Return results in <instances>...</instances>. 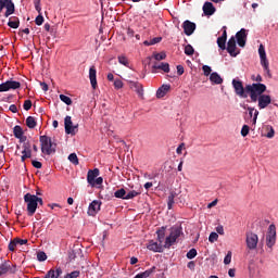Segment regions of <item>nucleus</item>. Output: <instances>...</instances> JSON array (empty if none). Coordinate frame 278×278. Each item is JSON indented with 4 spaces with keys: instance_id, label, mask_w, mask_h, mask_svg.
I'll return each instance as SVG.
<instances>
[{
    "instance_id": "58836bf2",
    "label": "nucleus",
    "mask_w": 278,
    "mask_h": 278,
    "mask_svg": "<svg viewBox=\"0 0 278 278\" xmlns=\"http://www.w3.org/2000/svg\"><path fill=\"white\" fill-rule=\"evenodd\" d=\"M251 79L253 81H256V83H253V85H262V81H263V78H262V75L261 74H257V76H255V74H253L251 76Z\"/></svg>"
},
{
    "instance_id": "c85d7f7f",
    "label": "nucleus",
    "mask_w": 278,
    "mask_h": 278,
    "mask_svg": "<svg viewBox=\"0 0 278 278\" xmlns=\"http://www.w3.org/2000/svg\"><path fill=\"white\" fill-rule=\"evenodd\" d=\"M13 135H14V137H16L20 140V138H22V136L25 135V131L23 130V128L20 125H16L13 128Z\"/></svg>"
},
{
    "instance_id": "5fc2aeb1",
    "label": "nucleus",
    "mask_w": 278,
    "mask_h": 278,
    "mask_svg": "<svg viewBox=\"0 0 278 278\" xmlns=\"http://www.w3.org/2000/svg\"><path fill=\"white\" fill-rule=\"evenodd\" d=\"M8 91H9L8 81L0 84V92H8Z\"/></svg>"
},
{
    "instance_id": "603ef678",
    "label": "nucleus",
    "mask_w": 278,
    "mask_h": 278,
    "mask_svg": "<svg viewBox=\"0 0 278 278\" xmlns=\"http://www.w3.org/2000/svg\"><path fill=\"white\" fill-rule=\"evenodd\" d=\"M263 70L266 72V74L269 78L273 77V74L270 73L269 62H267V63H265V65H263Z\"/></svg>"
},
{
    "instance_id": "a211bd4d",
    "label": "nucleus",
    "mask_w": 278,
    "mask_h": 278,
    "mask_svg": "<svg viewBox=\"0 0 278 278\" xmlns=\"http://www.w3.org/2000/svg\"><path fill=\"white\" fill-rule=\"evenodd\" d=\"M203 12L205 16L214 15L216 12V8L213 5V2L206 1L203 5Z\"/></svg>"
},
{
    "instance_id": "0eeeda50",
    "label": "nucleus",
    "mask_w": 278,
    "mask_h": 278,
    "mask_svg": "<svg viewBox=\"0 0 278 278\" xmlns=\"http://www.w3.org/2000/svg\"><path fill=\"white\" fill-rule=\"evenodd\" d=\"M245 242L249 250H256L258 244V237L253 231L245 232Z\"/></svg>"
},
{
    "instance_id": "f03ea898",
    "label": "nucleus",
    "mask_w": 278,
    "mask_h": 278,
    "mask_svg": "<svg viewBox=\"0 0 278 278\" xmlns=\"http://www.w3.org/2000/svg\"><path fill=\"white\" fill-rule=\"evenodd\" d=\"M41 143V152L48 155H51L56 152V143L51 141V138L48 136L39 137Z\"/></svg>"
},
{
    "instance_id": "de8ad7c7",
    "label": "nucleus",
    "mask_w": 278,
    "mask_h": 278,
    "mask_svg": "<svg viewBox=\"0 0 278 278\" xmlns=\"http://www.w3.org/2000/svg\"><path fill=\"white\" fill-rule=\"evenodd\" d=\"M202 71L205 76H210L212 74V67L208 65H203Z\"/></svg>"
},
{
    "instance_id": "052dcab7",
    "label": "nucleus",
    "mask_w": 278,
    "mask_h": 278,
    "mask_svg": "<svg viewBox=\"0 0 278 278\" xmlns=\"http://www.w3.org/2000/svg\"><path fill=\"white\" fill-rule=\"evenodd\" d=\"M23 151L31 152V146L29 142L23 143Z\"/></svg>"
},
{
    "instance_id": "338daca9",
    "label": "nucleus",
    "mask_w": 278,
    "mask_h": 278,
    "mask_svg": "<svg viewBox=\"0 0 278 278\" xmlns=\"http://www.w3.org/2000/svg\"><path fill=\"white\" fill-rule=\"evenodd\" d=\"M9 110H10V112H12V113H17V112H18L17 106H16L15 104H11V105L9 106Z\"/></svg>"
},
{
    "instance_id": "412c9836",
    "label": "nucleus",
    "mask_w": 278,
    "mask_h": 278,
    "mask_svg": "<svg viewBox=\"0 0 278 278\" xmlns=\"http://www.w3.org/2000/svg\"><path fill=\"white\" fill-rule=\"evenodd\" d=\"M63 274L62 268L56 269H50L48 273L43 276V278H62L61 275Z\"/></svg>"
},
{
    "instance_id": "ea45409f",
    "label": "nucleus",
    "mask_w": 278,
    "mask_h": 278,
    "mask_svg": "<svg viewBox=\"0 0 278 278\" xmlns=\"http://www.w3.org/2000/svg\"><path fill=\"white\" fill-rule=\"evenodd\" d=\"M60 99L62 102H64L67 105L73 104V100L71 98H68V96H66V94H60Z\"/></svg>"
},
{
    "instance_id": "20e7f679",
    "label": "nucleus",
    "mask_w": 278,
    "mask_h": 278,
    "mask_svg": "<svg viewBox=\"0 0 278 278\" xmlns=\"http://www.w3.org/2000/svg\"><path fill=\"white\" fill-rule=\"evenodd\" d=\"M182 230L180 227H172L170 235L165 238V249H170L175 244L178 238H180Z\"/></svg>"
},
{
    "instance_id": "4c0bfd02",
    "label": "nucleus",
    "mask_w": 278,
    "mask_h": 278,
    "mask_svg": "<svg viewBox=\"0 0 278 278\" xmlns=\"http://www.w3.org/2000/svg\"><path fill=\"white\" fill-rule=\"evenodd\" d=\"M217 45H218V48H220L222 50L227 49V46H226L227 41L223 37H218Z\"/></svg>"
},
{
    "instance_id": "7ed1b4c3",
    "label": "nucleus",
    "mask_w": 278,
    "mask_h": 278,
    "mask_svg": "<svg viewBox=\"0 0 278 278\" xmlns=\"http://www.w3.org/2000/svg\"><path fill=\"white\" fill-rule=\"evenodd\" d=\"M24 200L27 203L28 216H34L38 208V197L33 195L31 193H26Z\"/></svg>"
},
{
    "instance_id": "09e8293b",
    "label": "nucleus",
    "mask_w": 278,
    "mask_h": 278,
    "mask_svg": "<svg viewBox=\"0 0 278 278\" xmlns=\"http://www.w3.org/2000/svg\"><path fill=\"white\" fill-rule=\"evenodd\" d=\"M80 275L79 270H73L71 274H67L64 278H78Z\"/></svg>"
},
{
    "instance_id": "2f4dec72",
    "label": "nucleus",
    "mask_w": 278,
    "mask_h": 278,
    "mask_svg": "<svg viewBox=\"0 0 278 278\" xmlns=\"http://www.w3.org/2000/svg\"><path fill=\"white\" fill-rule=\"evenodd\" d=\"M176 195H177L176 192H170V195L167 198V207H168L169 211L174 206Z\"/></svg>"
},
{
    "instance_id": "37998d69",
    "label": "nucleus",
    "mask_w": 278,
    "mask_h": 278,
    "mask_svg": "<svg viewBox=\"0 0 278 278\" xmlns=\"http://www.w3.org/2000/svg\"><path fill=\"white\" fill-rule=\"evenodd\" d=\"M185 54H187V55H193L194 54V49L191 45H187L185 47Z\"/></svg>"
},
{
    "instance_id": "79ce46f5",
    "label": "nucleus",
    "mask_w": 278,
    "mask_h": 278,
    "mask_svg": "<svg viewBox=\"0 0 278 278\" xmlns=\"http://www.w3.org/2000/svg\"><path fill=\"white\" fill-rule=\"evenodd\" d=\"M198 255V251L195 248L190 249L187 253L188 260H194V257Z\"/></svg>"
},
{
    "instance_id": "4d7b16f0",
    "label": "nucleus",
    "mask_w": 278,
    "mask_h": 278,
    "mask_svg": "<svg viewBox=\"0 0 278 278\" xmlns=\"http://www.w3.org/2000/svg\"><path fill=\"white\" fill-rule=\"evenodd\" d=\"M217 239H218L217 232H211V235L208 237L210 242H215V241H217Z\"/></svg>"
},
{
    "instance_id": "9b49d317",
    "label": "nucleus",
    "mask_w": 278,
    "mask_h": 278,
    "mask_svg": "<svg viewBox=\"0 0 278 278\" xmlns=\"http://www.w3.org/2000/svg\"><path fill=\"white\" fill-rule=\"evenodd\" d=\"M101 205H102V202H100V200H93L90 204H89V207H88V216H97V214L101 211Z\"/></svg>"
},
{
    "instance_id": "1a4fd4ad",
    "label": "nucleus",
    "mask_w": 278,
    "mask_h": 278,
    "mask_svg": "<svg viewBox=\"0 0 278 278\" xmlns=\"http://www.w3.org/2000/svg\"><path fill=\"white\" fill-rule=\"evenodd\" d=\"M78 131V125H73L72 116H65V134L75 136Z\"/></svg>"
},
{
    "instance_id": "0e129e2a",
    "label": "nucleus",
    "mask_w": 278,
    "mask_h": 278,
    "mask_svg": "<svg viewBox=\"0 0 278 278\" xmlns=\"http://www.w3.org/2000/svg\"><path fill=\"white\" fill-rule=\"evenodd\" d=\"M216 231L218 235H225V229H224V226L223 225H219L216 227Z\"/></svg>"
},
{
    "instance_id": "9d476101",
    "label": "nucleus",
    "mask_w": 278,
    "mask_h": 278,
    "mask_svg": "<svg viewBox=\"0 0 278 278\" xmlns=\"http://www.w3.org/2000/svg\"><path fill=\"white\" fill-rule=\"evenodd\" d=\"M15 271H16V267L10 261H5L0 264V277H2V275H5L8 273L15 274Z\"/></svg>"
},
{
    "instance_id": "49530a36",
    "label": "nucleus",
    "mask_w": 278,
    "mask_h": 278,
    "mask_svg": "<svg viewBox=\"0 0 278 278\" xmlns=\"http://www.w3.org/2000/svg\"><path fill=\"white\" fill-rule=\"evenodd\" d=\"M250 132V127L248 125L242 126L241 128V136L242 137H248Z\"/></svg>"
},
{
    "instance_id": "7c9ffc66",
    "label": "nucleus",
    "mask_w": 278,
    "mask_h": 278,
    "mask_svg": "<svg viewBox=\"0 0 278 278\" xmlns=\"http://www.w3.org/2000/svg\"><path fill=\"white\" fill-rule=\"evenodd\" d=\"M155 269H156V267L153 266L152 268L147 269L143 273H140L139 278H149V277H151L152 274H155Z\"/></svg>"
},
{
    "instance_id": "cd10ccee",
    "label": "nucleus",
    "mask_w": 278,
    "mask_h": 278,
    "mask_svg": "<svg viewBox=\"0 0 278 278\" xmlns=\"http://www.w3.org/2000/svg\"><path fill=\"white\" fill-rule=\"evenodd\" d=\"M156 236H157L159 244L162 245L165 239V227H161L160 230H156Z\"/></svg>"
},
{
    "instance_id": "f257e3e1",
    "label": "nucleus",
    "mask_w": 278,
    "mask_h": 278,
    "mask_svg": "<svg viewBox=\"0 0 278 278\" xmlns=\"http://www.w3.org/2000/svg\"><path fill=\"white\" fill-rule=\"evenodd\" d=\"M266 90L265 84L245 85V91L250 93L251 102H258V110H264L271 103L270 94H265Z\"/></svg>"
},
{
    "instance_id": "a18cd8bd",
    "label": "nucleus",
    "mask_w": 278,
    "mask_h": 278,
    "mask_svg": "<svg viewBox=\"0 0 278 278\" xmlns=\"http://www.w3.org/2000/svg\"><path fill=\"white\" fill-rule=\"evenodd\" d=\"M23 108L26 112H29V110L33 108V101L31 100H25Z\"/></svg>"
},
{
    "instance_id": "774afa93",
    "label": "nucleus",
    "mask_w": 278,
    "mask_h": 278,
    "mask_svg": "<svg viewBox=\"0 0 278 278\" xmlns=\"http://www.w3.org/2000/svg\"><path fill=\"white\" fill-rule=\"evenodd\" d=\"M188 268H189L190 270H194V268H195V262H189V263H188Z\"/></svg>"
},
{
    "instance_id": "a878e982",
    "label": "nucleus",
    "mask_w": 278,
    "mask_h": 278,
    "mask_svg": "<svg viewBox=\"0 0 278 278\" xmlns=\"http://www.w3.org/2000/svg\"><path fill=\"white\" fill-rule=\"evenodd\" d=\"M7 83H8V91L18 90L21 88L20 81L8 80Z\"/></svg>"
},
{
    "instance_id": "c03bdc74",
    "label": "nucleus",
    "mask_w": 278,
    "mask_h": 278,
    "mask_svg": "<svg viewBox=\"0 0 278 278\" xmlns=\"http://www.w3.org/2000/svg\"><path fill=\"white\" fill-rule=\"evenodd\" d=\"M37 260L39 262H46L47 261V253L42 252V251L38 252L37 253Z\"/></svg>"
},
{
    "instance_id": "4468645a",
    "label": "nucleus",
    "mask_w": 278,
    "mask_h": 278,
    "mask_svg": "<svg viewBox=\"0 0 278 278\" xmlns=\"http://www.w3.org/2000/svg\"><path fill=\"white\" fill-rule=\"evenodd\" d=\"M182 27L186 36H192V34L195 31L197 24L190 21H185L182 23Z\"/></svg>"
},
{
    "instance_id": "864d4df0",
    "label": "nucleus",
    "mask_w": 278,
    "mask_h": 278,
    "mask_svg": "<svg viewBox=\"0 0 278 278\" xmlns=\"http://www.w3.org/2000/svg\"><path fill=\"white\" fill-rule=\"evenodd\" d=\"M231 257H232V252L231 251H229L227 254H226V256H225V258H224V264H230L231 263Z\"/></svg>"
},
{
    "instance_id": "e433bc0d",
    "label": "nucleus",
    "mask_w": 278,
    "mask_h": 278,
    "mask_svg": "<svg viewBox=\"0 0 278 278\" xmlns=\"http://www.w3.org/2000/svg\"><path fill=\"white\" fill-rule=\"evenodd\" d=\"M68 161L74 164V165H78L79 164V160L77 157V154L76 153H71L68 155Z\"/></svg>"
},
{
    "instance_id": "473e14b6",
    "label": "nucleus",
    "mask_w": 278,
    "mask_h": 278,
    "mask_svg": "<svg viewBox=\"0 0 278 278\" xmlns=\"http://www.w3.org/2000/svg\"><path fill=\"white\" fill-rule=\"evenodd\" d=\"M161 41H162V37H155V38H153V39H151V40H144V41H143V45H144L146 47H151L152 45L159 43V42H161Z\"/></svg>"
},
{
    "instance_id": "8fccbe9b",
    "label": "nucleus",
    "mask_w": 278,
    "mask_h": 278,
    "mask_svg": "<svg viewBox=\"0 0 278 278\" xmlns=\"http://www.w3.org/2000/svg\"><path fill=\"white\" fill-rule=\"evenodd\" d=\"M45 22V17L42 16V14H39L36 18H35V23L37 26H42V23Z\"/></svg>"
},
{
    "instance_id": "6e6d98bb",
    "label": "nucleus",
    "mask_w": 278,
    "mask_h": 278,
    "mask_svg": "<svg viewBox=\"0 0 278 278\" xmlns=\"http://www.w3.org/2000/svg\"><path fill=\"white\" fill-rule=\"evenodd\" d=\"M124 84L123 81L117 78V80L114 81V87L117 89V90H121V88H123Z\"/></svg>"
},
{
    "instance_id": "bb28decb",
    "label": "nucleus",
    "mask_w": 278,
    "mask_h": 278,
    "mask_svg": "<svg viewBox=\"0 0 278 278\" xmlns=\"http://www.w3.org/2000/svg\"><path fill=\"white\" fill-rule=\"evenodd\" d=\"M38 125V122L36 121V117L28 116L26 118V126L29 127V129H35V127Z\"/></svg>"
},
{
    "instance_id": "69168bd1",
    "label": "nucleus",
    "mask_w": 278,
    "mask_h": 278,
    "mask_svg": "<svg viewBox=\"0 0 278 278\" xmlns=\"http://www.w3.org/2000/svg\"><path fill=\"white\" fill-rule=\"evenodd\" d=\"M17 245H25L28 243V240H22L21 238H16Z\"/></svg>"
},
{
    "instance_id": "c9c22d12",
    "label": "nucleus",
    "mask_w": 278,
    "mask_h": 278,
    "mask_svg": "<svg viewBox=\"0 0 278 278\" xmlns=\"http://www.w3.org/2000/svg\"><path fill=\"white\" fill-rule=\"evenodd\" d=\"M141 194V191H129L126 193V200H134V198L138 197Z\"/></svg>"
},
{
    "instance_id": "f3484780",
    "label": "nucleus",
    "mask_w": 278,
    "mask_h": 278,
    "mask_svg": "<svg viewBox=\"0 0 278 278\" xmlns=\"http://www.w3.org/2000/svg\"><path fill=\"white\" fill-rule=\"evenodd\" d=\"M89 79L91 83V87L93 90H97L98 88V80H97V70L96 66H91L89 70Z\"/></svg>"
},
{
    "instance_id": "6e6552de",
    "label": "nucleus",
    "mask_w": 278,
    "mask_h": 278,
    "mask_svg": "<svg viewBox=\"0 0 278 278\" xmlns=\"http://www.w3.org/2000/svg\"><path fill=\"white\" fill-rule=\"evenodd\" d=\"M1 11L5 9L4 16L9 18L15 12V4L12 0H0Z\"/></svg>"
},
{
    "instance_id": "dca6fc26",
    "label": "nucleus",
    "mask_w": 278,
    "mask_h": 278,
    "mask_svg": "<svg viewBox=\"0 0 278 278\" xmlns=\"http://www.w3.org/2000/svg\"><path fill=\"white\" fill-rule=\"evenodd\" d=\"M128 85L130 87V90H134L135 92H137V94L139 97H143V87L142 84L138 83V81H128Z\"/></svg>"
},
{
    "instance_id": "c756f323",
    "label": "nucleus",
    "mask_w": 278,
    "mask_h": 278,
    "mask_svg": "<svg viewBox=\"0 0 278 278\" xmlns=\"http://www.w3.org/2000/svg\"><path fill=\"white\" fill-rule=\"evenodd\" d=\"M114 197H115V198H118V199H121V200H126L127 192L125 191V188L117 189V190L114 192Z\"/></svg>"
},
{
    "instance_id": "72a5a7b5",
    "label": "nucleus",
    "mask_w": 278,
    "mask_h": 278,
    "mask_svg": "<svg viewBox=\"0 0 278 278\" xmlns=\"http://www.w3.org/2000/svg\"><path fill=\"white\" fill-rule=\"evenodd\" d=\"M265 130L267 131L265 137H267V138H274L275 137V128L273 126H270V125L265 126Z\"/></svg>"
},
{
    "instance_id": "b1692460",
    "label": "nucleus",
    "mask_w": 278,
    "mask_h": 278,
    "mask_svg": "<svg viewBox=\"0 0 278 278\" xmlns=\"http://www.w3.org/2000/svg\"><path fill=\"white\" fill-rule=\"evenodd\" d=\"M152 70H154V71L161 70V71L165 72V74H168V72L170 71L168 63H164V62H161L160 64L154 63V65L152 66Z\"/></svg>"
},
{
    "instance_id": "f8f14e48",
    "label": "nucleus",
    "mask_w": 278,
    "mask_h": 278,
    "mask_svg": "<svg viewBox=\"0 0 278 278\" xmlns=\"http://www.w3.org/2000/svg\"><path fill=\"white\" fill-rule=\"evenodd\" d=\"M99 175H100L99 167L89 169L87 172V184H89L91 187H94L96 179L99 177Z\"/></svg>"
},
{
    "instance_id": "680f3d73",
    "label": "nucleus",
    "mask_w": 278,
    "mask_h": 278,
    "mask_svg": "<svg viewBox=\"0 0 278 278\" xmlns=\"http://www.w3.org/2000/svg\"><path fill=\"white\" fill-rule=\"evenodd\" d=\"M103 185V177H96L94 187Z\"/></svg>"
},
{
    "instance_id": "6ab92c4d",
    "label": "nucleus",
    "mask_w": 278,
    "mask_h": 278,
    "mask_svg": "<svg viewBox=\"0 0 278 278\" xmlns=\"http://www.w3.org/2000/svg\"><path fill=\"white\" fill-rule=\"evenodd\" d=\"M172 86L168 84L161 85V87L156 91V98L162 99L164 98L167 92L170 90Z\"/></svg>"
},
{
    "instance_id": "2eb2a0df",
    "label": "nucleus",
    "mask_w": 278,
    "mask_h": 278,
    "mask_svg": "<svg viewBox=\"0 0 278 278\" xmlns=\"http://www.w3.org/2000/svg\"><path fill=\"white\" fill-rule=\"evenodd\" d=\"M236 49H237L236 38H235V37H231V38L228 40L227 51H228V53H229L232 58H237V55L240 54V51H237V52H236Z\"/></svg>"
},
{
    "instance_id": "4be33fe9",
    "label": "nucleus",
    "mask_w": 278,
    "mask_h": 278,
    "mask_svg": "<svg viewBox=\"0 0 278 278\" xmlns=\"http://www.w3.org/2000/svg\"><path fill=\"white\" fill-rule=\"evenodd\" d=\"M147 248L149 251H152V252H162L163 251V245H161V243L153 241V240L149 241Z\"/></svg>"
},
{
    "instance_id": "bf43d9fd",
    "label": "nucleus",
    "mask_w": 278,
    "mask_h": 278,
    "mask_svg": "<svg viewBox=\"0 0 278 278\" xmlns=\"http://www.w3.org/2000/svg\"><path fill=\"white\" fill-rule=\"evenodd\" d=\"M258 115H260V111L255 110L254 111V117H253V121H252V125L256 126Z\"/></svg>"
},
{
    "instance_id": "5701e85b",
    "label": "nucleus",
    "mask_w": 278,
    "mask_h": 278,
    "mask_svg": "<svg viewBox=\"0 0 278 278\" xmlns=\"http://www.w3.org/2000/svg\"><path fill=\"white\" fill-rule=\"evenodd\" d=\"M210 81L213 83V85H223V77L219 76L217 72L211 73L210 74Z\"/></svg>"
},
{
    "instance_id": "aec40b11",
    "label": "nucleus",
    "mask_w": 278,
    "mask_h": 278,
    "mask_svg": "<svg viewBox=\"0 0 278 278\" xmlns=\"http://www.w3.org/2000/svg\"><path fill=\"white\" fill-rule=\"evenodd\" d=\"M258 55H260V59H261V65L262 66L269 63V61L267 60L265 46L262 45V43L258 47Z\"/></svg>"
},
{
    "instance_id": "13d9d810",
    "label": "nucleus",
    "mask_w": 278,
    "mask_h": 278,
    "mask_svg": "<svg viewBox=\"0 0 278 278\" xmlns=\"http://www.w3.org/2000/svg\"><path fill=\"white\" fill-rule=\"evenodd\" d=\"M31 164L35 168H38V169L42 168V163H40V161L34 160L31 161Z\"/></svg>"
},
{
    "instance_id": "423d86ee",
    "label": "nucleus",
    "mask_w": 278,
    "mask_h": 278,
    "mask_svg": "<svg viewBox=\"0 0 278 278\" xmlns=\"http://www.w3.org/2000/svg\"><path fill=\"white\" fill-rule=\"evenodd\" d=\"M232 87L238 97L243 98V99L249 98V92H247V87L244 88V85L242 81L236 80V78H233Z\"/></svg>"
},
{
    "instance_id": "3c124183",
    "label": "nucleus",
    "mask_w": 278,
    "mask_h": 278,
    "mask_svg": "<svg viewBox=\"0 0 278 278\" xmlns=\"http://www.w3.org/2000/svg\"><path fill=\"white\" fill-rule=\"evenodd\" d=\"M154 59H155L156 61L165 60V59H166V54H165V52H157V53L154 55Z\"/></svg>"
},
{
    "instance_id": "ddd939ff",
    "label": "nucleus",
    "mask_w": 278,
    "mask_h": 278,
    "mask_svg": "<svg viewBox=\"0 0 278 278\" xmlns=\"http://www.w3.org/2000/svg\"><path fill=\"white\" fill-rule=\"evenodd\" d=\"M237 43L239 45V47L244 48L247 45V39H248V34H247V29L245 28H241L237 35Z\"/></svg>"
},
{
    "instance_id": "393cba45",
    "label": "nucleus",
    "mask_w": 278,
    "mask_h": 278,
    "mask_svg": "<svg viewBox=\"0 0 278 278\" xmlns=\"http://www.w3.org/2000/svg\"><path fill=\"white\" fill-rule=\"evenodd\" d=\"M8 26L11 28H18L20 27V18L16 16H12L9 18Z\"/></svg>"
},
{
    "instance_id": "f704fd0d",
    "label": "nucleus",
    "mask_w": 278,
    "mask_h": 278,
    "mask_svg": "<svg viewBox=\"0 0 278 278\" xmlns=\"http://www.w3.org/2000/svg\"><path fill=\"white\" fill-rule=\"evenodd\" d=\"M117 60H118V63L126 66V67H129V60L127 59V56L125 55H118L117 56Z\"/></svg>"
},
{
    "instance_id": "e2e57ef3",
    "label": "nucleus",
    "mask_w": 278,
    "mask_h": 278,
    "mask_svg": "<svg viewBox=\"0 0 278 278\" xmlns=\"http://www.w3.org/2000/svg\"><path fill=\"white\" fill-rule=\"evenodd\" d=\"M177 74L182 76L185 74V67L182 65L177 66Z\"/></svg>"
},
{
    "instance_id": "a19ab883",
    "label": "nucleus",
    "mask_w": 278,
    "mask_h": 278,
    "mask_svg": "<svg viewBox=\"0 0 278 278\" xmlns=\"http://www.w3.org/2000/svg\"><path fill=\"white\" fill-rule=\"evenodd\" d=\"M17 245V238H14L9 244L8 250L14 252Z\"/></svg>"
},
{
    "instance_id": "39448f33",
    "label": "nucleus",
    "mask_w": 278,
    "mask_h": 278,
    "mask_svg": "<svg viewBox=\"0 0 278 278\" xmlns=\"http://www.w3.org/2000/svg\"><path fill=\"white\" fill-rule=\"evenodd\" d=\"M277 241V229L276 226L274 224H271L268 227V232L266 236V244L268 247V249H273V247H275Z\"/></svg>"
}]
</instances>
